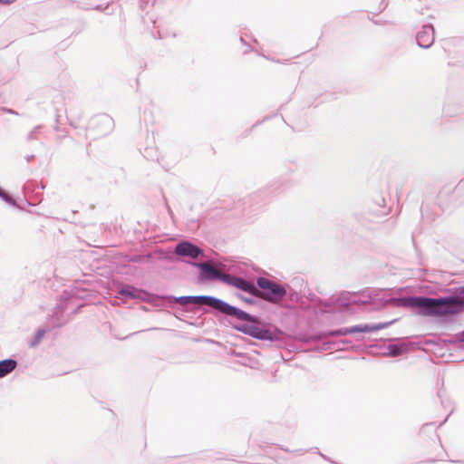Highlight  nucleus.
I'll return each mask as SVG.
<instances>
[{
  "mask_svg": "<svg viewBox=\"0 0 464 464\" xmlns=\"http://www.w3.org/2000/svg\"><path fill=\"white\" fill-rule=\"evenodd\" d=\"M222 314L227 318L235 330L254 339L278 342L284 336V332L277 326L228 303H227Z\"/></svg>",
  "mask_w": 464,
  "mask_h": 464,
  "instance_id": "obj_1",
  "label": "nucleus"
},
{
  "mask_svg": "<svg viewBox=\"0 0 464 464\" xmlns=\"http://www.w3.org/2000/svg\"><path fill=\"white\" fill-rule=\"evenodd\" d=\"M414 309L431 316H450L464 312V285L450 289L446 296H416Z\"/></svg>",
  "mask_w": 464,
  "mask_h": 464,
  "instance_id": "obj_2",
  "label": "nucleus"
},
{
  "mask_svg": "<svg viewBox=\"0 0 464 464\" xmlns=\"http://www.w3.org/2000/svg\"><path fill=\"white\" fill-rule=\"evenodd\" d=\"M286 295V288L264 276H257L256 280V291L253 297L260 298L273 304H280Z\"/></svg>",
  "mask_w": 464,
  "mask_h": 464,
  "instance_id": "obj_3",
  "label": "nucleus"
},
{
  "mask_svg": "<svg viewBox=\"0 0 464 464\" xmlns=\"http://www.w3.org/2000/svg\"><path fill=\"white\" fill-rule=\"evenodd\" d=\"M157 298L162 300H169L175 303L179 304L182 306H187L188 304H192L195 306L198 305H207L213 309L215 313L222 314L224 309L226 307L227 302L218 297L212 295H185L176 297L174 295H157Z\"/></svg>",
  "mask_w": 464,
  "mask_h": 464,
  "instance_id": "obj_4",
  "label": "nucleus"
},
{
  "mask_svg": "<svg viewBox=\"0 0 464 464\" xmlns=\"http://www.w3.org/2000/svg\"><path fill=\"white\" fill-rule=\"evenodd\" d=\"M86 296L85 290L81 288L78 284L72 285L70 289H65L61 295L60 304L54 309L50 317V324L53 328H59L64 325L67 319L63 317L64 311L68 308V304L72 299H83Z\"/></svg>",
  "mask_w": 464,
  "mask_h": 464,
  "instance_id": "obj_5",
  "label": "nucleus"
},
{
  "mask_svg": "<svg viewBox=\"0 0 464 464\" xmlns=\"http://www.w3.org/2000/svg\"><path fill=\"white\" fill-rule=\"evenodd\" d=\"M394 322H396V319L390 321V322H385V323L372 324H358V325H353L351 327H342V328L335 329V330L322 331V332H319V333L314 334L311 337V340L322 341V340H324L331 336H344V335L353 334L374 332V331L387 328Z\"/></svg>",
  "mask_w": 464,
  "mask_h": 464,
  "instance_id": "obj_6",
  "label": "nucleus"
},
{
  "mask_svg": "<svg viewBox=\"0 0 464 464\" xmlns=\"http://www.w3.org/2000/svg\"><path fill=\"white\" fill-rule=\"evenodd\" d=\"M221 282L244 291L253 296L256 291V283L252 279H246L242 276H235L229 273H223Z\"/></svg>",
  "mask_w": 464,
  "mask_h": 464,
  "instance_id": "obj_7",
  "label": "nucleus"
},
{
  "mask_svg": "<svg viewBox=\"0 0 464 464\" xmlns=\"http://www.w3.org/2000/svg\"><path fill=\"white\" fill-rule=\"evenodd\" d=\"M117 297L121 299H134V300H141V301H150V294L140 288H136L131 285H122L117 293Z\"/></svg>",
  "mask_w": 464,
  "mask_h": 464,
  "instance_id": "obj_8",
  "label": "nucleus"
},
{
  "mask_svg": "<svg viewBox=\"0 0 464 464\" xmlns=\"http://www.w3.org/2000/svg\"><path fill=\"white\" fill-rule=\"evenodd\" d=\"M174 253L179 256L190 257L197 259L203 256V250L189 241H181L175 246Z\"/></svg>",
  "mask_w": 464,
  "mask_h": 464,
  "instance_id": "obj_9",
  "label": "nucleus"
},
{
  "mask_svg": "<svg viewBox=\"0 0 464 464\" xmlns=\"http://www.w3.org/2000/svg\"><path fill=\"white\" fill-rule=\"evenodd\" d=\"M395 343H390L386 346L387 352H384V355L391 357H397L410 351L412 347V343L406 341L405 339H395Z\"/></svg>",
  "mask_w": 464,
  "mask_h": 464,
  "instance_id": "obj_10",
  "label": "nucleus"
},
{
  "mask_svg": "<svg viewBox=\"0 0 464 464\" xmlns=\"http://www.w3.org/2000/svg\"><path fill=\"white\" fill-rule=\"evenodd\" d=\"M200 269V275L207 280L218 279L221 281L222 274L207 263H192Z\"/></svg>",
  "mask_w": 464,
  "mask_h": 464,
  "instance_id": "obj_11",
  "label": "nucleus"
},
{
  "mask_svg": "<svg viewBox=\"0 0 464 464\" xmlns=\"http://www.w3.org/2000/svg\"><path fill=\"white\" fill-rule=\"evenodd\" d=\"M415 295L391 297L386 302L392 306L414 309Z\"/></svg>",
  "mask_w": 464,
  "mask_h": 464,
  "instance_id": "obj_12",
  "label": "nucleus"
},
{
  "mask_svg": "<svg viewBox=\"0 0 464 464\" xmlns=\"http://www.w3.org/2000/svg\"><path fill=\"white\" fill-rule=\"evenodd\" d=\"M17 366V362L14 359L8 358L0 361V378L5 377L12 372Z\"/></svg>",
  "mask_w": 464,
  "mask_h": 464,
  "instance_id": "obj_13",
  "label": "nucleus"
},
{
  "mask_svg": "<svg viewBox=\"0 0 464 464\" xmlns=\"http://www.w3.org/2000/svg\"><path fill=\"white\" fill-rule=\"evenodd\" d=\"M224 202L226 203L225 208H228L230 205H233V207L229 208V210L232 212L231 216H237L245 211V203L242 202L241 199H239L237 202H235L233 199L227 198Z\"/></svg>",
  "mask_w": 464,
  "mask_h": 464,
  "instance_id": "obj_14",
  "label": "nucleus"
},
{
  "mask_svg": "<svg viewBox=\"0 0 464 464\" xmlns=\"http://www.w3.org/2000/svg\"><path fill=\"white\" fill-rule=\"evenodd\" d=\"M374 205L378 208L373 209L378 216H385L390 212V208L386 207L385 199L382 197H378L374 200Z\"/></svg>",
  "mask_w": 464,
  "mask_h": 464,
  "instance_id": "obj_15",
  "label": "nucleus"
},
{
  "mask_svg": "<svg viewBox=\"0 0 464 464\" xmlns=\"http://www.w3.org/2000/svg\"><path fill=\"white\" fill-rule=\"evenodd\" d=\"M50 328L49 327H44V328H39L34 338L29 342V346L30 347H35L37 346L41 341L43 340V338L44 337V334L47 331H49Z\"/></svg>",
  "mask_w": 464,
  "mask_h": 464,
  "instance_id": "obj_16",
  "label": "nucleus"
},
{
  "mask_svg": "<svg viewBox=\"0 0 464 464\" xmlns=\"http://www.w3.org/2000/svg\"><path fill=\"white\" fill-rule=\"evenodd\" d=\"M0 198L11 207L19 208L15 199L0 187Z\"/></svg>",
  "mask_w": 464,
  "mask_h": 464,
  "instance_id": "obj_17",
  "label": "nucleus"
},
{
  "mask_svg": "<svg viewBox=\"0 0 464 464\" xmlns=\"http://www.w3.org/2000/svg\"><path fill=\"white\" fill-rule=\"evenodd\" d=\"M353 295L343 293L336 298V303L341 306L348 307L352 304Z\"/></svg>",
  "mask_w": 464,
  "mask_h": 464,
  "instance_id": "obj_18",
  "label": "nucleus"
},
{
  "mask_svg": "<svg viewBox=\"0 0 464 464\" xmlns=\"http://www.w3.org/2000/svg\"><path fill=\"white\" fill-rule=\"evenodd\" d=\"M450 343H464V331L454 334L452 339L450 340Z\"/></svg>",
  "mask_w": 464,
  "mask_h": 464,
  "instance_id": "obj_19",
  "label": "nucleus"
},
{
  "mask_svg": "<svg viewBox=\"0 0 464 464\" xmlns=\"http://www.w3.org/2000/svg\"><path fill=\"white\" fill-rule=\"evenodd\" d=\"M368 303H369L368 300H362V299L358 298L355 295H353L352 304H366Z\"/></svg>",
  "mask_w": 464,
  "mask_h": 464,
  "instance_id": "obj_20",
  "label": "nucleus"
},
{
  "mask_svg": "<svg viewBox=\"0 0 464 464\" xmlns=\"http://www.w3.org/2000/svg\"><path fill=\"white\" fill-rule=\"evenodd\" d=\"M242 300L246 303V304H254L256 303V301L253 298V297H243L242 296Z\"/></svg>",
  "mask_w": 464,
  "mask_h": 464,
  "instance_id": "obj_21",
  "label": "nucleus"
},
{
  "mask_svg": "<svg viewBox=\"0 0 464 464\" xmlns=\"http://www.w3.org/2000/svg\"><path fill=\"white\" fill-rule=\"evenodd\" d=\"M15 0H0V3H4V4H11L13 2H14Z\"/></svg>",
  "mask_w": 464,
  "mask_h": 464,
  "instance_id": "obj_22",
  "label": "nucleus"
},
{
  "mask_svg": "<svg viewBox=\"0 0 464 464\" xmlns=\"http://www.w3.org/2000/svg\"><path fill=\"white\" fill-rule=\"evenodd\" d=\"M434 425V422H429V423H426L422 426V430L426 429L427 427L429 426H433Z\"/></svg>",
  "mask_w": 464,
  "mask_h": 464,
  "instance_id": "obj_23",
  "label": "nucleus"
},
{
  "mask_svg": "<svg viewBox=\"0 0 464 464\" xmlns=\"http://www.w3.org/2000/svg\"><path fill=\"white\" fill-rule=\"evenodd\" d=\"M340 343H343V344H350L351 341H349V340H341Z\"/></svg>",
  "mask_w": 464,
  "mask_h": 464,
  "instance_id": "obj_24",
  "label": "nucleus"
},
{
  "mask_svg": "<svg viewBox=\"0 0 464 464\" xmlns=\"http://www.w3.org/2000/svg\"><path fill=\"white\" fill-rule=\"evenodd\" d=\"M450 414L440 423L439 427L442 426L448 420Z\"/></svg>",
  "mask_w": 464,
  "mask_h": 464,
  "instance_id": "obj_25",
  "label": "nucleus"
},
{
  "mask_svg": "<svg viewBox=\"0 0 464 464\" xmlns=\"http://www.w3.org/2000/svg\"><path fill=\"white\" fill-rule=\"evenodd\" d=\"M304 451H305V450H295V452H298V453H300V454L304 453Z\"/></svg>",
  "mask_w": 464,
  "mask_h": 464,
  "instance_id": "obj_26",
  "label": "nucleus"
},
{
  "mask_svg": "<svg viewBox=\"0 0 464 464\" xmlns=\"http://www.w3.org/2000/svg\"><path fill=\"white\" fill-rule=\"evenodd\" d=\"M463 183H464V179L460 180V182L459 183L458 187L461 186Z\"/></svg>",
  "mask_w": 464,
  "mask_h": 464,
  "instance_id": "obj_27",
  "label": "nucleus"
},
{
  "mask_svg": "<svg viewBox=\"0 0 464 464\" xmlns=\"http://www.w3.org/2000/svg\"><path fill=\"white\" fill-rule=\"evenodd\" d=\"M281 450H285V451H290L288 449H285V448H281Z\"/></svg>",
  "mask_w": 464,
  "mask_h": 464,
  "instance_id": "obj_28",
  "label": "nucleus"
}]
</instances>
